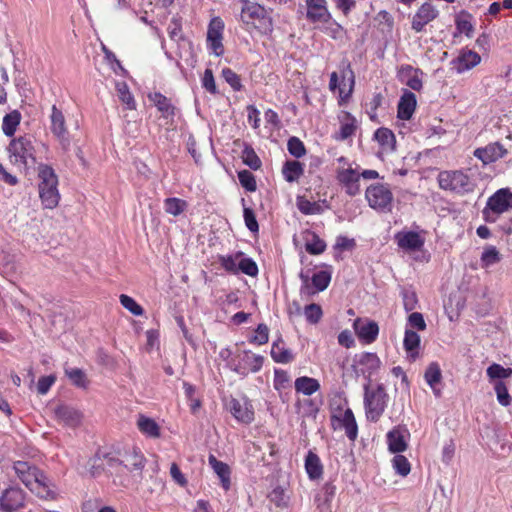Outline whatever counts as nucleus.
<instances>
[{"mask_svg":"<svg viewBox=\"0 0 512 512\" xmlns=\"http://www.w3.org/2000/svg\"><path fill=\"white\" fill-rule=\"evenodd\" d=\"M103 465H105L110 470L111 473L113 471H115L116 473H121L124 470L122 457L120 458L118 456L111 454H106L104 456Z\"/></svg>","mask_w":512,"mask_h":512,"instance_id":"nucleus-59","label":"nucleus"},{"mask_svg":"<svg viewBox=\"0 0 512 512\" xmlns=\"http://www.w3.org/2000/svg\"><path fill=\"white\" fill-rule=\"evenodd\" d=\"M137 428L147 437L156 439L161 436V429L158 423L154 419L143 414L138 416Z\"/></svg>","mask_w":512,"mask_h":512,"instance_id":"nucleus-25","label":"nucleus"},{"mask_svg":"<svg viewBox=\"0 0 512 512\" xmlns=\"http://www.w3.org/2000/svg\"><path fill=\"white\" fill-rule=\"evenodd\" d=\"M54 412L58 421L70 427L80 425L83 418L82 413L78 409L69 405L61 404L55 408Z\"/></svg>","mask_w":512,"mask_h":512,"instance_id":"nucleus-20","label":"nucleus"},{"mask_svg":"<svg viewBox=\"0 0 512 512\" xmlns=\"http://www.w3.org/2000/svg\"><path fill=\"white\" fill-rule=\"evenodd\" d=\"M303 313L306 320L311 324H317L323 316L321 306L316 303L306 305L303 310Z\"/></svg>","mask_w":512,"mask_h":512,"instance_id":"nucleus-48","label":"nucleus"},{"mask_svg":"<svg viewBox=\"0 0 512 512\" xmlns=\"http://www.w3.org/2000/svg\"><path fill=\"white\" fill-rule=\"evenodd\" d=\"M355 334L365 344L373 343L379 334V326L375 321L357 318L353 323Z\"/></svg>","mask_w":512,"mask_h":512,"instance_id":"nucleus-16","label":"nucleus"},{"mask_svg":"<svg viewBox=\"0 0 512 512\" xmlns=\"http://www.w3.org/2000/svg\"><path fill=\"white\" fill-rule=\"evenodd\" d=\"M507 149L499 142L487 144L474 150L473 155L484 165L496 162L507 155Z\"/></svg>","mask_w":512,"mask_h":512,"instance_id":"nucleus-15","label":"nucleus"},{"mask_svg":"<svg viewBox=\"0 0 512 512\" xmlns=\"http://www.w3.org/2000/svg\"><path fill=\"white\" fill-rule=\"evenodd\" d=\"M389 450L393 453H400L407 449L405 435L399 429H393L387 434Z\"/></svg>","mask_w":512,"mask_h":512,"instance_id":"nucleus-32","label":"nucleus"},{"mask_svg":"<svg viewBox=\"0 0 512 512\" xmlns=\"http://www.w3.org/2000/svg\"><path fill=\"white\" fill-rule=\"evenodd\" d=\"M39 197L44 208L54 209L60 200L58 191V176L54 169L47 164L37 168Z\"/></svg>","mask_w":512,"mask_h":512,"instance_id":"nucleus-2","label":"nucleus"},{"mask_svg":"<svg viewBox=\"0 0 512 512\" xmlns=\"http://www.w3.org/2000/svg\"><path fill=\"white\" fill-rule=\"evenodd\" d=\"M243 256L242 252L235 255L220 256L219 260L222 267L230 273L237 274L239 272V258Z\"/></svg>","mask_w":512,"mask_h":512,"instance_id":"nucleus-44","label":"nucleus"},{"mask_svg":"<svg viewBox=\"0 0 512 512\" xmlns=\"http://www.w3.org/2000/svg\"><path fill=\"white\" fill-rule=\"evenodd\" d=\"M121 305L135 316H141L144 313L143 308L130 296L121 294L119 297Z\"/></svg>","mask_w":512,"mask_h":512,"instance_id":"nucleus-51","label":"nucleus"},{"mask_svg":"<svg viewBox=\"0 0 512 512\" xmlns=\"http://www.w3.org/2000/svg\"><path fill=\"white\" fill-rule=\"evenodd\" d=\"M393 468L396 473L405 477L410 473L411 466L408 459L403 455H396L392 460Z\"/></svg>","mask_w":512,"mask_h":512,"instance_id":"nucleus-53","label":"nucleus"},{"mask_svg":"<svg viewBox=\"0 0 512 512\" xmlns=\"http://www.w3.org/2000/svg\"><path fill=\"white\" fill-rule=\"evenodd\" d=\"M374 138L381 145L383 150L392 151L395 149V135L390 129L384 127L377 129L374 134Z\"/></svg>","mask_w":512,"mask_h":512,"instance_id":"nucleus-36","label":"nucleus"},{"mask_svg":"<svg viewBox=\"0 0 512 512\" xmlns=\"http://www.w3.org/2000/svg\"><path fill=\"white\" fill-rule=\"evenodd\" d=\"M241 21L247 30L257 29L262 34H267L273 30L271 17L266 9L258 3L242 0Z\"/></svg>","mask_w":512,"mask_h":512,"instance_id":"nucleus-4","label":"nucleus"},{"mask_svg":"<svg viewBox=\"0 0 512 512\" xmlns=\"http://www.w3.org/2000/svg\"><path fill=\"white\" fill-rule=\"evenodd\" d=\"M149 100L157 107L162 117H173L175 114V107L171 100L159 92L151 93L148 95Z\"/></svg>","mask_w":512,"mask_h":512,"instance_id":"nucleus-26","label":"nucleus"},{"mask_svg":"<svg viewBox=\"0 0 512 512\" xmlns=\"http://www.w3.org/2000/svg\"><path fill=\"white\" fill-rule=\"evenodd\" d=\"M123 468L132 472H141L145 466V458L143 454L135 448L126 451L122 455Z\"/></svg>","mask_w":512,"mask_h":512,"instance_id":"nucleus-23","label":"nucleus"},{"mask_svg":"<svg viewBox=\"0 0 512 512\" xmlns=\"http://www.w3.org/2000/svg\"><path fill=\"white\" fill-rule=\"evenodd\" d=\"M311 239H307L305 249L308 253L318 255L324 252L326 248L325 242L315 233L310 234Z\"/></svg>","mask_w":512,"mask_h":512,"instance_id":"nucleus-47","label":"nucleus"},{"mask_svg":"<svg viewBox=\"0 0 512 512\" xmlns=\"http://www.w3.org/2000/svg\"><path fill=\"white\" fill-rule=\"evenodd\" d=\"M21 114L17 110L6 114L3 118L2 130L6 136H13L20 124Z\"/></svg>","mask_w":512,"mask_h":512,"instance_id":"nucleus-38","label":"nucleus"},{"mask_svg":"<svg viewBox=\"0 0 512 512\" xmlns=\"http://www.w3.org/2000/svg\"><path fill=\"white\" fill-rule=\"evenodd\" d=\"M263 362V356L250 351H244L240 357L239 363L235 367V371L242 375H247L250 372L256 373L262 368Z\"/></svg>","mask_w":512,"mask_h":512,"instance_id":"nucleus-17","label":"nucleus"},{"mask_svg":"<svg viewBox=\"0 0 512 512\" xmlns=\"http://www.w3.org/2000/svg\"><path fill=\"white\" fill-rule=\"evenodd\" d=\"M202 86L210 93L216 94L217 88L215 84V79L213 76V72L211 69H206L204 75L202 77Z\"/></svg>","mask_w":512,"mask_h":512,"instance_id":"nucleus-63","label":"nucleus"},{"mask_svg":"<svg viewBox=\"0 0 512 512\" xmlns=\"http://www.w3.org/2000/svg\"><path fill=\"white\" fill-rule=\"evenodd\" d=\"M271 357L275 362L282 364L289 363L294 359L291 350L285 348L283 341L280 339L272 344Z\"/></svg>","mask_w":512,"mask_h":512,"instance_id":"nucleus-31","label":"nucleus"},{"mask_svg":"<svg viewBox=\"0 0 512 512\" xmlns=\"http://www.w3.org/2000/svg\"><path fill=\"white\" fill-rule=\"evenodd\" d=\"M238 179L242 187H244L247 191L254 192L257 189L255 177L250 171H239Z\"/></svg>","mask_w":512,"mask_h":512,"instance_id":"nucleus-54","label":"nucleus"},{"mask_svg":"<svg viewBox=\"0 0 512 512\" xmlns=\"http://www.w3.org/2000/svg\"><path fill=\"white\" fill-rule=\"evenodd\" d=\"M487 375L491 379H505L512 375V369L493 363L487 368Z\"/></svg>","mask_w":512,"mask_h":512,"instance_id":"nucleus-52","label":"nucleus"},{"mask_svg":"<svg viewBox=\"0 0 512 512\" xmlns=\"http://www.w3.org/2000/svg\"><path fill=\"white\" fill-rule=\"evenodd\" d=\"M227 406L237 421L245 424L251 423L253 421L254 412L251 405L246 400L240 401L238 399L232 398L228 402Z\"/></svg>","mask_w":512,"mask_h":512,"instance_id":"nucleus-18","label":"nucleus"},{"mask_svg":"<svg viewBox=\"0 0 512 512\" xmlns=\"http://www.w3.org/2000/svg\"><path fill=\"white\" fill-rule=\"evenodd\" d=\"M481 61L480 55L472 50H462L457 58L451 61L457 73H463L477 66Z\"/></svg>","mask_w":512,"mask_h":512,"instance_id":"nucleus-19","label":"nucleus"},{"mask_svg":"<svg viewBox=\"0 0 512 512\" xmlns=\"http://www.w3.org/2000/svg\"><path fill=\"white\" fill-rule=\"evenodd\" d=\"M388 399L383 384H377L375 387L370 383L364 385V408L368 421L377 422L380 419L387 407Z\"/></svg>","mask_w":512,"mask_h":512,"instance_id":"nucleus-5","label":"nucleus"},{"mask_svg":"<svg viewBox=\"0 0 512 512\" xmlns=\"http://www.w3.org/2000/svg\"><path fill=\"white\" fill-rule=\"evenodd\" d=\"M222 77L224 80L235 90L240 91L242 88L241 79L238 74H236L230 68H224L222 70Z\"/></svg>","mask_w":512,"mask_h":512,"instance_id":"nucleus-58","label":"nucleus"},{"mask_svg":"<svg viewBox=\"0 0 512 512\" xmlns=\"http://www.w3.org/2000/svg\"><path fill=\"white\" fill-rule=\"evenodd\" d=\"M424 378L433 390L435 396L439 397L441 395V390L438 388V384L441 382L442 373L438 363L432 362L429 364L425 371Z\"/></svg>","mask_w":512,"mask_h":512,"instance_id":"nucleus-28","label":"nucleus"},{"mask_svg":"<svg viewBox=\"0 0 512 512\" xmlns=\"http://www.w3.org/2000/svg\"><path fill=\"white\" fill-rule=\"evenodd\" d=\"M243 213H244V220H245L246 227L251 232H257L259 229V226H258V222L256 220L254 211L251 208L244 207Z\"/></svg>","mask_w":512,"mask_h":512,"instance_id":"nucleus-62","label":"nucleus"},{"mask_svg":"<svg viewBox=\"0 0 512 512\" xmlns=\"http://www.w3.org/2000/svg\"><path fill=\"white\" fill-rule=\"evenodd\" d=\"M8 150L11 162L20 168L26 169L36 163L35 149L30 137L21 136L12 140Z\"/></svg>","mask_w":512,"mask_h":512,"instance_id":"nucleus-7","label":"nucleus"},{"mask_svg":"<svg viewBox=\"0 0 512 512\" xmlns=\"http://www.w3.org/2000/svg\"><path fill=\"white\" fill-rule=\"evenodd\" d=\"M416 108V96L412 92H405L398 103L397 116L402 120H409Z\"/></svg>","mask_w":512,"mask_h":512,"instance_id":"nucleus-24","label":"nucleus"},{"mask_svg":"<svg viewBox=\"0 0 512 512\" xmlns=\"http://www.w3.org/2000/svg\"><path fill=\"white\" fill-rule=\"evenodd\" d=\"M26 493L18 486L5 488L0 495V512H18L25 507Z\"/></svg>","mask_w":512,"mask_h":512,"instance_id":"nucleus-10","label":"nucleus"},{"mask_svg":"<svg viewBox=\"0 0 512 512\" xmlns=\"http://www.w3.org/2000/svg\"><path fill=\"white\" fill-rule=\"evenodd\" d=\"M289 153L295 158H301L306 154L303 142L297 137H291L287 143Z\"/></svg>","mask_w":512,"mask_h":512,"instance_id":"nucleus-55","label":"nucleus"},{"mask_svg":"<svg viewBox=\"0 0 512 512\" xmlns=\"http://www.w3.org/2000/svg\"><path fill=\"white\" fill-rule=\"evenodd\" d=\"M342 427L345 429L346 436L354 441L358 435V426L353 411L347 408L340 419Z\"/></svg>","mask_w":512,"mask_h":512,"instance_id":"nucleus-33","label":"nucleus"},{"mask_svg":"<svg viewBox=\"0 0 512 512\" xmlns=\"http://www.w3.org/2000/svg\"><path fill=\"white\" fill-rule=\"evenodd\" d=\"M336 493V486L332 482L323 485L320 492L315 497V503L319 512H334L332 509V500Z\"/></svg>","mask_w":512,"mask_h":512,"instance_id":"nucleus-21","label":"nucleus"},{"mask_svg":"<svg viewBox=\"0 0 512 512\" xmlns=\"http://www.w3.org/2000/svg\"><path fill=\"white\" fill-rule=\"evenodd\" d=\"M399 247L406 250H419L424 245V240L416 232L410 231L396 236Z\"/></svg>","mask_w":512,"mask_h":512,"instance_id":"nucleus-27","label":"nucleus"},{"mask_svg":"<svg viewBox=\"0 0 512 512\" xmlns=\"http://www.w3.org/2000/svg\"><path fill=\"white\" fill-rule=\"evenodd\" d=\"M187 207L188 203L177 197L166 198L164 200L165 212L173 216H179L187 209Z\"/></svg>","mask_w":512,"mask_h":512,"instance_id":"nucleus-40","label":"nucleus"},{"mask_svg":"<svg viewBox=\"0 0 512 512\" xmlns=\"http://www.w3.org/2000/svg\"><path fill=\"white\" fill-rule=\"evenodd\" d=\"M403 345L408 355L415 359L418 356L420 336L415 331L407 329L405 331Z\"/></svg>","mask_w":512,"mask_h":512,"instance_id":"nucleus-37","label":"nucleus"},{"mask_svg":"<svg viewBox=\"0 0 512 512\" xmlns=\"http://www.w3.org/2000/svg\"><path fill=\"white\" fill-rule=\"evenodd\" d=\"M356 119L349 113L345 114V118L342 121L339 134L336 136L337 140H346L351 137L356 130Z\"/></svg>","mask_w":512,"mask_h":512,"instance_id":"nucleus-41","label":"nucleus"},{"mask_svg":"<svg viewBox=\"0 0 512 512\" xmlns=\"http://www.w3.org/2000/svg\"><path fill=\"white\" fill-rule=\"evenodd\" d=\"M116 89L119 95L120 100L124 103L128 109H135V101L134 97L129 91V88L126 83H117Z\"/></svg>","mask_w":512,"mask_h":512,"instance_id":"nucleus-49","label":"nucleus"},{"mask_svg":"<svg viewBox=\"0 0 512 512\" xmlns=\"http://www.w3.org/2000/svg\"><path fill=\"white\" fill-rule=\"evenodd\" d=\"M501 260L500 253L494 246H489L484 249L481 255V266L483 268L490 267Z\"/></svg>","mask_w":512,"mask_h":512,"instance_id":"nucleus-46","label":"nucleus"},{"mask_svg":"<svg viewBox=\"0 0 512 512\" xmlns=\"http://www.w3.org/2000/svg\"><path fill=\"white\" fill-rule=\"evenodd\" d=\"M381 360L375 353L363 352L355 358V372L367 378L371 382V377L379 370Z\"/></svg>","mask_w":512,"mask_h":512,"instance_id":"nucleus-13","label":"nucleus"},{"mask_svg":"<svg viewBox=\"0 0 512 512\" xmlns=\"http://www.w3.org/2000/svg\"><path fill=\"white\" fill-rule=\"evenodd\" d=\"M208 460H209V464L213 468L214 472L220 478L222 487L225 490H228L230 488V468H229V466L226 463L217 460L214 455H210Z\"/></svg>","mask_w":512,"mask_h":512,"instance_id":"nucleus-29","label":"nucleus"},{"mask_svg":"<svg viewBox=\"0 0 512 512\" xmlns=\"http://www.w3.org/2000/svg\"><path fill=\"white\" fill-rule=\"evenodd\" d=\"M471 20L472 15L465 11H461L455 19L456 30L460 34H465L469 38L472 37V32L474 30Z\"/></svg>","mask_w":512,"mask_h":512,"instance_id":"nucleus-39","label":"nucleus"},{"mask_svg":"<svg viewBox=\"0 0 512 512\" xmlns=\"http://www.w3.org/2000/svg\"><path fill=\"white\" fill-rule=\"evenodd\" d=\"M439 16V10L430 2L425 1L420 5L411 20V29L416 33L424 30L425 26L434 21Z\"/></svg>","mask_w":512,"mask_h":512,"instance_id":"nucleus-12","label":"nucleus"},{"mask_svg":"<svg viewBox=\"0 0 512 512\" xmlns=\"http://www.w3.org/2000/svg\"><path fill=\"white\" fill-rule=\"evenodd\" d=\"M437 182L440 189L457 195L472 193L475 189V182L463 170H444L439 172Z\"/></svg>","mask_w":512,"mask_h":512,"instance_id":"nucleus-3","label":"nucleus"},{"mask_svg":"<svg viewBox=\"0 0 512 512\" xmlns=\"http://www.w3.org/2000/svg\"><path fill=\"white\" fill-rule=\"evenodd\" d=\"M241 158L243 163L253 170H258L262 165L260 158L250 145H245Z\"/></svg>","mask_w":512,"mask_h":512,"instance_id":"nucleus-42","label":"nucleus"},{"mask_svg":"<svg viewBox=\"0 0 512 512\" xmlns=\"http://www.w3.org/2000/svg\"><path fill=\"white\" fill-rule=\"evenodd\" d=\"M297 207L305 215L320 214L322 207L317 202H311L304 197L297 198Z\"/></svg>","mask_w":512,"mask_h":512,"instance_id":"nucleus-45","label":"nucleus"},{"mask_svg":"<svg viewBox=\"0 0 512 512\" xmlns=\"http://www.w3.org/2000/svg\"><path fill=\"white\" fill-rule=\"evenodd\" d=\"M65 375L71 383L79 388L87 387V379L83 370L79 368H65Z\"/></svg>","mask_w":512,"mask_h":512,"instance_id":"nucleus-43","label":"nucleus"},{"mask_svg":"<svg viewBox=\"0 0 512 512\" xmlns=\"http://www.w3.org/2000/svg\"><path fill=\"white\" fill-rule=\"evenodd\" d=\"M510 210H512V191L509 188H501L487 199L482 217L487 223H495L502 214Z\"/></svg>","mask_w":512,"mask_h":512,"instance_id":"nucleus-6","label":"nucleus"},{"mask_svg":"<svg viewBox=\"0 0 512 512\" xmlns=\"http://www.w3.org/2000/svg\"><path fill=\"white\" fill-rule=\"evenodd\" d=\"M269 330L265 324H259L256 329V334L251 338L252 343L263 345L268 342Z\"/></svg>","mask_w":512,"mask_h":512,"instance_id":"nucleus-61","label":"nucleus"},{"mask_svg":"<svg viewBox=\"0 0 512 512\" xmlns=\"http://www.w3.org/2000/svg\"><path fill=\"white\" fill-rule=\"evenodd\" d=\"M320 389V384L317 379L302 376L295 380V390L310 396Z\"/></svg>","mask_w":512,"mask_h":512,"instance_id":"nucleus-34","label":"nucleus"},{"mask_svg":"<svg viewBox=\"0 0 512 512\" xmlns=\"http://www.w3.org/2000/svg\"><path fill=\"white\" fill-rule=\"evenodd\" d=\"M50 121L51 132L58 139L62 148L67 150L70 145V140L68 137L65 117L62 111L59 110L55 105L52 106Z\"/></svg>","mask_w":512,"mask_h":512,"instance_id":"nucleus-14","label":"nucleus"},{"mask_svg":"<svg viewBox=\"0 0 512 512\" xmlns=\"http://www.w3.org/2000/svg\"><path fill=\"white\" fill-rule=\"evenodd\" d=\"M369 206L380 211H390L393 201V194L385 184L370 185L365 193Z\"/></svg>","mask_w":512,"mask_h":512,"instance_id":"nucleus-8","label":"nucleus"},{"mask_svg":"<svg viewBox=\"0 0 512 512\" xmlns=\"http://www.w3.org/2000/svg\"><path fill=\"white\" fill-rule=\"evenodd\" d=\"M494 390L497 395V400L502 406H509L511 397L508 393V388L503 381H497L494 385Z\"/></svg>","mask_w":512,"mask_h":512,"instance_id":"nucleus-56","label":"nucleus"},{"mask_svg":"<svg viewBox=\"0 0 512 512\" xmlns=\"http://www.w3.org/2000/svg\"><path fill=\"white\" fill-rule=\"evenodd\" d=\"M269 498L271 502L275 503L278 507H283L287 505V497L285 495L284 490L281 487H276L269 494Z\"/></svg>","mask_w":512,"mask_h":512,"instance_id":"nucleus-64","label":"nucleus"},{"mask_svg":"<svg viewBox=\"0 0 512 512\" xmlns=\"http://www.w3.org/2000/svg\"><path fill=\"white\" fill-rule=\"evenodd\" d=\"M401 296L403 300L404 309L408 311H412L417 307L418 297L414 290L409 288H403L401 291Z\"/></svg>","mask_w":512,"mask_h":512,"instance_id":"nucleus-50","label":"nucleus"},{"mask_svg":"<svg viewBox=\"0 0 512 512\" xmlns=\"http://www.w3.org/2000/svg\"><path fill=\"white\" fill-rule=\"evenodd\" d=\"M282 173L287 182H295L304 173L303 164L298 161H287L282 168Z\"/></svg>","mask_w":512,"mask_h":512,"instance_id":"nucleus-35","label":"nucleus"},{"mask_svg":"<svg viewBox=\"0 0 512 512\" xmlns=\"http://www.w3.org/2000/svg\"><path fill=\"white\" fill-rule=\"evenodd\" d=\"M239 271L254 277L258 274V266L251 258H242L239 260Z\"/></svg>","mask_w":512,"mask_h":512,"instance_id":"nucleus-60","label":"nucleus"},{"mask_svg":"<svg viewBox=\"0 0 512 512\" xmlns=\"http://www.w3.org/2000/svg\"><path fill=\"white\" fill-rule=\"evenodd\" d=\"M336 179L349 196L360 193V171L352 166H339L336 170Z\"/></svg>","mask_w":512,"mask_h":512,"instance_id":"nucleus-11","label":"nucleus"},{"mask_svg":"<svg viewBox=\"0 0 512 512\" xmlns=\"http://www.w3.org/2000/svg\"><path fill=\"white\" fill-rule=\"evenodd\" d=\"M299 278L302 281L300 288L301 294L313 295L324 291L329 286L331 273L326 270L315 272L311 277V284L309 283L310 276L308 272L301 271Z\"/></svg>","mask_w":512,"mask_h":512,"instance_id":"nucleus-9","label":"nucleus"},{"mask_svg":"<svg viewBox=\"0 0 512 512\" xmlns=\"http://www.w3.org/2000/svg\"><path fill=\"white\" fill-rule=\"evenodd\" d=\"M305 469L310 479H318L322 476L323 466L317 454L309 451L305 458Z\"/></svg>","mask_w":512,"mask_h":512,"instance_id":"nucleus-30","label":"nucleus"},{"mask_svg":"<svg viewBox=\"0 0 512 512\" xmlns=\"http://www.w3.org/2000/svg\"><path fill=\"white\" fill-rule=\"evenodd\" d=\"M13 470L19 480L38 498L46 501L57 499L56 485L35 465L27 461H15Z\"/></svg>","mask_w":512,"mask_h":512,"instance_id":"nucleus-1","label":"nucleus"},{"mask_svg":"<svg viewBox=\"0 0 512 512\" xmlns=\"http://www.w3.org/2000/svg\"><path fill=\"white\" fill-rule=\"evenodd\" d=\"M223 29V21L219 17L213 18L208 27L207 40L222 38Z\"/></svg>","mask_w":512,"mask_h":512,"instance_id":"nucleus-57","label":"nucleus"},{"mask_svg":"<svg viewBox=\"0 0 512 512\" xmlns=\"http://www.w3.org/2000/svg\"><path fill=\"white\" fill-rule=\"evenodd\" d=\"M307 18L313 22H325L329 18L325 0H306Z\"/></svg>","mask_w":512,"mask_h":512,"instance_id":"nucleus-22","label":"nucleus"}]
</instances>
